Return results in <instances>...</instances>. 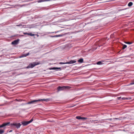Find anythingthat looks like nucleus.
<instances>
[{"instance_id":"f257e3e1","label":"nucleus","mask_w":134,"mask_h":134,"mask_svg":"<svg viewBox=\"0 0 134 134\" xmlns=\"http://www.w3.org/2000/svg\"><path fill=\"white\" fill-rule=\"evenodd\" d=\"M50 100V99L47 98L46 99H38V100H33L31 101L28 102L27 103V104H32L34 103H36L38 102L42 101H44L46 102H48Z\"/></svg>"},{"instance_id":"f03ea898","label":"nucleus","mask_w":134,"mask_h":134,"mask_svg":"<svg viewBox=\"0 0 134 134\" xmlns=\"http://www.w3.org/2000/svg\"><path fill=\"white\" fill-rule=\"evenodd\" d=\"M40 64V62H34L30 63L27 66L26 68H32L34 67L35 66L38 65Z\"/></svg>"},{"instance_id":"7ed1b4c3","label":"nucleus","mask_w":134,"mask_h":134,"mask_svg":"<svg viewBox=\"0 0 134 134\" xmlns=\"http://www.w3.org/2000/svg\"><path fill=\"white\" fill-rule=\"evenodd\" d=\"M33 121V119H32L30 121H23L21 122V123L24 126H25L31 123Z\"/></svg>"},{"instance_id":"20e7f679","label":"nucleus","mask_w":134,"mask_h":134,"mask_svg":"<svg viewBox=\"0 0 134 134\" xmlns=\"http://www.w3.org/2000/svg\"><path fill=\"white\" fill-rule=\"evenodd\" d=\"M10 125V126L14 125L15 126L17 129H18L20 127L21 124L19 123L13 122Z\"/></svg>"},{"instance_id":"39448f33","label":"nucleus","mask_w":134,"mask_h":134,"mask_svg":"<svg viewBox=\"0 0 134 134\" xmlns=\"http://www.w3.org/2000/svg\"><path fill=\"white\" fill-rule=\"evenodd\" d=\"M71 88V87L70 86H63L61 87L59 86V91L69 89Z\"/></svg>"},{"instance_id":"423d86ee","label":"nucleus","mask_w":134,"mask_h":134,"mask_svg":"<svg viewBox=\"0 0 134 134\" xmlns=\"http://www.w3.org/2000/svg\"><path fill=\"white\" fill-rule=\"evenodd\" d=\"M76 118L77 119H79V120L81 119L83 121L87 119V118H85V117H81L80 116H77L76 117Z\"/></svg>"},{"instance_id":"0eeeda50","label":"nucleus","mask_w":134,"mask_h":134,"mask_svg":"<svg viewBox=\"0 0 134 134\" xmlns=\"http://www.w3.org/2000/svg\"><path fill=\"white\" fill-rule=\"evenodd\" d=\"M10 123L9 122H8L6 123H4L2 124V125H0V128L3 127L5 126L8 125L10 124Z\"/></svg>"},{"instance_id":"6e6552de","label":"nucleus","mask_w":134,"mask_h":134,"mask_svg":"<svg viewBox=\"0 0 134 134\" xmlns=\"http://www.w3.org/2000/svg\"><path fill=\"white\" fill-rule=\"evenodd\" d=\"M19 39H18L16 40H15L13 41L12 42V44H18V43L19 41Z\"/></svg>"},{"instance_id":"1a4fd4ad","label":"nucleus","mask_w":134,"mask_h":134,"mask_svg":"<svg viewBox=\"0 0 134 134\" xmlns=\"http://www.w3.org/2000/svg\"><path fill=\"white\" fill-rule=\"evenodd\" d=\"M23 34L24 35H27L31 36H34L35 35L34 34H32L31 33H28L27 32H24Z\"/></svg>"},{"instance_id":"9d476101","label":"nucleus","mask_w":134,"mask_h":134,"mask_svg":"<svg viewBox=\"0 0 134 134\" xmlns=\"http://www.w3.org/2000/svg\"><path fill=\"white\" fill-rule=\"evenodd\" d=\"M76 62V61L75 60H71L69 62L66 63L67 64H73Z\"/></svg>"},{"instance_id":"9b49d317","label":"nucleus","mask_w":134,"mask_h":134,"mask_svg":"<svg viewBox=\"0 0 134 134\" xmlns=\"http://www.w3.org/2000/svg\"><path fill=\"white\" fill-rule=\"evenodd\" d=\"M29 53H27L26 54H23L21 55L20 57V58H22L24 57H26L28 55H29Z\"/></svg>"},{"instance_id":"f8f14e48","label":"nucleus","mask_w":134,"mask_h":134,"mask_svg":"<svg viewBox=\"0 0 134 134\" xmlns=\"http://www.w3.org/2000/svg\"><path fill=\"white\" fill-rule=\"evenodd\" d=\"M83 58H81L78 60V62L81 63L83 62Z\"/></svg>"},{"instance_id":"ddd939ff","label":"nucleus","mask_w":134,"mask_h":134,"mask_svg":"<svg viewBox=\"0 0 134 134\" xmlns=\"http://www.w3.org/2000/svg\"><path fill=\"white\" fill-rule=\"evenodd\" d=\"M133 5V3L132 2H130L128 4V5L129 7H131Z\"/></svg>"},{"instance_id":"4468645a","label":"nucleus","mask_w":134,"mask_h":134,"mask_svg":"<svg viewBox=\"0 0 134 134\" xmlns=\"http://www.w3.org/2000/svg\"><path fill=\"white\" fill-rule=\"evenodd\" d=\"M4 132V130H2L0 129V134H2Z\"/></svg>"},{"instance_id":"2eb2a0df","label":"nucleus","mask_w":134,"mask_h":134,"mask_svg":"<svg viewBox=\"0 0 134 134\" xmlns=\"http://www.w3.org/2000/svg\"><path fill=\"white\" fill-rule=\"evenodd\" d=\"M133 84H134V80H133L132 82L130 83V84L128 85H131Z\"/></svg>"},{"instance_id":"dca6fc26","label":"nucleus","mask_w":134,"mask_h":134,"mask_svg":"<svg viewBox=\"0 0 134 134\" xmlns=\"http://www.w3.org/2000/svg\"><path fill=\"white\" fill-rule=\"evenodd\" d=\"M97 64L98 65H101L102 64V63L100 61H99L97 62Z\"/></svg>"},{"instance_id":"f3484780","label":"nucleus","mask_w":134,"mask_h":134,"mask_svg":"<svg viewBox=\"0 0 134 134\" xmlns=\"http://www.w3.org/2000/svg\"><path fill=\"white\" fill-rule=\"evenodd\" d=\"M127 47V46L126 45H124L122 47L123 49H124Z\"/></svg>"},{"instance_id":"a211bd4d","label":"nucleus","mask_w":134,"mask_h":134,"mask_svg":"<svg viewBox=\"0 0 134 134\" xmlns=\"http://www.w3.org/2000/svg\"><path fill=\"white\" fill-rule=\"evenodd\" d=\"M121 99L122 100H125V99H129L127 98L123 97L121 98Z\"/></svg>"},{"instance_id":"6ab92c4d","label":"nucleus","mask_w":134,"mask_h":134,"mask_svg":"<svg viewBox=\"0 0 134 134\" xmlns=\"http://www.w3.org/2000/svg\"><path fill=\"white\" fill-rule=\"evenodd\" d=\"M125 43H126V44H132V42H125Z\"/></svg>"},{"instance_id":"aec40b11","label":"nucleus","mask_w":134,"mask_h":134,"mask_svg":"<svg viewBox=\"0 0 134 134\" xmlns=\"http://www.w3.org/2000/svg\"><path fill=\"white\" fill-rule=\"evenodd\" d=\"M121 97H118L117 98V99L118 100H120L121 99Z\"/></svg>"},{"instance_id":"412c9836","label":"nucleus","mask_w":134,"mask_h":134,"mask_svg":"<svg viewBox=\"0 0 134 134\" xmlns=\"http://www.w3.org/2000/svg\"><path fill=\"white\" fill-rule=\"evenodd\" d=\"M66 64V63H63V62L59 63V64Z\"/></svg>"},{"instance_id":"4be33fe9","label":"nucleus","mask_w":134,"mask_h":134,"mask_svg":"<svg viewBox=\"0 0 134 134\" xmlns=\"http://www.w3.org/2000/svg\"><path fill=\"white\" fill-rule=\"evenodd\" d=\"M52 37H59V35H56L54 36H52Z\"/></svg>"},{"instance_id":"5701e85b","label":"nucleus","mask_w":134,"mask_h":134,"mask_svg":"<svg viewBox=\"0 0 134 134\" xmlns=\"http://www.w3.org/2000/svg\"><path fill=\"white\" fill-rule=\"evenodd\" d=\"M43 1L42 0H40L38 1V2H42Z\"/></svg>"},{"instance_id":"b1692460","label":"nucleus","mask_w":134,"mask_h":134,"mask_svg":"<svg viewBox=\"0 0 134 134\" xmlns=\"http://www.w3.org/2000/svg\"><path fill=\"white\" fill-rule=\"evenodd\" d=\"M126 9H126H120V10H119V11H121V10H125V9Z\"/></svg>"},{"instance_id":"393cba45","label":"nucleus","mask_w":134,"mask_h":134,"mask_svg":"<svg viewBox=\"0 0 134 134\" xmlns=\"http://www.w3.org/2000/svg\"><path fill=\"white\" fill-rule=\"evenodd\" d=\"M22 25H17L16 26H21Z\"/></svg>"},{"instance_id":"a878e982","label":"nucleus","mask_w":134,"mask_h":134,"mask_svg":"<svg viewBox=\"0 0 134 134\" xmlns=\"http://www.w3.org/2000/svg\"><path fill=\"white\" fill-rule=\"evenodd\" d=\"M57 90H58V91L59 90V87H57Z\"/></svg>"},{"instance_id":"bb28decb","label":"nucleus","mask_w":134,"mask_h":134,"mask_svg":"<svg viewBox=\"0 0 134 134\" xmlns=\"http://www.w3.org/2000/svg\"><path fill=\"white\" fill-rule=\"evenodd\" d=\"M16 100L17 101H19L17 99H16Z\"/></svg>"},{"instance_id":"cd10ccee","label":"nucleus","mask_w":134,"mask_h":134,"mask_svg":"<svg viewBox=\"0 0 134 134\" xmlns=\"http://www.w3.org/2000/svg\"><path fill=\"white\" fill-rule=\"evenodd\" d=\"M12 131V130H10V131H9V132H11Z\"/></svg>"},{"instance_id":"c85d7f7f","label":"nucleus","mask_w":134,"mask_h":134,"mask_svg":"<svg viewBox=\"0 0 134 134\" xmlns=\"http://www.w3.org/2000/svg\"><path fill=\"white\" fill-rule=\"evenodd\" d=\"M59 36H61V35H59Z\"/></svg>"},{"instance_id":"c756f323","label":"nucleus","mask_w":134,"mask_h":134,"mask_svg":"<svg viewBox=\"0 0 134 134\" xmlns=\"http://www.w3.org/2000/svg\"><path fill=\"white\" fill-rule=\"evenodd\" d=\"M60 68H59V70H60Z\"/></svg>"},{"instance_id":"7c9ffc66","label":"nucleus","mask_w":134,"mask_h":134,"mask_svg":"<svg viewBox=\"0 0 134 134\" xmlns=\"http://www.w3.org/2000/svg\"><path fill=\"white\" fill-rule=\"evenodd\" d=\"M57 68V69H59V68Z\"/></svg>"},{"instance_id":"2f4dec72","label":"nucleus","mask_w":134,"mask_h":134,"mask_svg":"<svg viewBox=\"0 0 134 134\" xmlns=\"http://www.w3.org/2000/svg\"><path fill=\"white\" fill-rule=\"evenodd\" d=\"M110 119V120H111V119Z\"/></svg>"},{"instance_id":"473e14b6","label":"nucleus","mask_w":134,"mask_h":134,"mask_svg":"<svg viewBox=\"0 0 134 134\" xmlns=\"http://www.w3.org/2000/svg\"><path fill=\"white\" fill-rule=\"evenodd\" d=\"M116 119H118V118H115Z\"/></svg>"}]
</instances>
